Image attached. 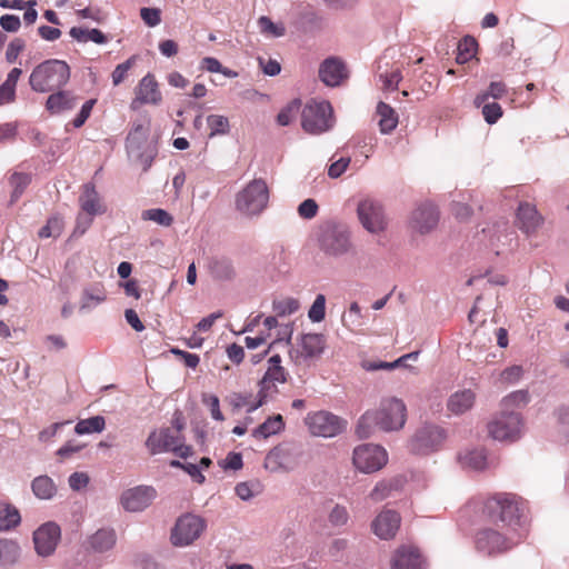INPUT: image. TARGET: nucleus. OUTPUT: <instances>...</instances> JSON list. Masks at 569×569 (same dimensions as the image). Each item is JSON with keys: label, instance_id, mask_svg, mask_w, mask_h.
I'll use <instances>...</instances> for the list:
<instances>
[{"label": "nucleus", "instance_id": "59", "mask_svg": "<svg viewBox=\"0 0 569 569\" xmlns=\"http://www.w3.org/2000/svg\"><path fill=\"white\" fill-rule=\"evenodd\" d=\"M134 60L136 57H131L114 68L111 74L113 86H119L126 79L128 71L134 63Z\"/></svg>", "mask_w": 569, "mask_h": 569}, {"label": "nucleus", "instance_id": "37", "mask_svg": "<svg viewBox=\"0 0 569 569\" xmlns=\"http://www.w3.org/2000/svg\"><path fill=\"white\" fill-rule=\"evenodd\" d=\"M20 521V512L13 505L0 502V531L13 529Z\"/></svg>", "mask_w": 569, "mask_h": 569}, {"label": "nucleus", "instance_id": "22", "mask_svg": "<svg viewBox=\"0 0 569 569\" xmlns=\"http://www.w3.org/2000/svg\"><path fill=\"white\" fill-rule=\"evenodd\" d=\"M162 100L159 91L158 82L151 73L146 74L136 88V98L132 106L137 102L140 104H159Z\"/></svg>", "mask_w": 569, "mask_h": 569}, {"label": "nucleus", "instance_id": "57", "mask_svg": "<svg viewBox=\"0 0 569 569\" xmlns=\"http://www.w3.org/2000/svg\"><path fill=\"white\" fill-rule=\"evenodd\" d=\"M482 107V116L488 124L496 123L502 117V108L498 102L487 101L481 104Z\"/></svg>", "mask_w": 569, "mask_h": 569}, {"label": "nucleus", "instance_id": "56", "mask_svg": "<svg viewBox=\"0 0 569 569\" xmlns=\"http://www.w3.org/2000/svg\"><path fill=\"white\" fill-rule=\"evenodd\" d=\"M328 520L333 527L346 526L349 520V512L345 506L336 505L329 512Z\"/></svg>", "mask_w": 569, "mask_h": 569}, {"label": "nucleus", "instance_id": "23", "mask_svg": "<svg viewBox=\"0 0 569 569\" xmlns=\"http://www.w3.org/2000/svg\"><path fill=\"white\" fill-rule=\"evenodd\" d=\"M79 206L82 212L91 217L103 214L107 211L106 204L91 182L83 186L82 193L79 197Z\"/></svg>", "mask_w": 569, "mask_h": 569}, {"label": "nucleus", "instance_id": "7", "mask_svg": "<svg viewBox=\"0 0 569 569\" xmlns=\"http://www.w3.org/2000/svg\"><path fill=\"white\" fill-rule=\"evenodd\" d=\"M127 152L147 171L157 154V148L149 141V127L136 123L127 137Z\"/></svg>", "mask_w": 569, "mask_h": 569}, {"label": "nucleus", "instance_id": "44", "mask_svg": "<svg viewBox=\"0 0 569 569\" xmlns=\"http://www.w3.org/2000/svg\"><path fill=\"white\" fill-rule=\"evenodd\" d=\"M378 78L382 82V89L386 91H395L398 89V84L402 79V74L399 68L392 69L391 71L382 70V67L378 66Z\"/></svg>", "mask_w": 569, "mask_h": 569}, {"label": "nucleus", "instance_id": "17", "mask_svg": "<svg viewBox=\"0 0 569 569\" xmlns=\"http://www.w3.org/2000/svg\"><path fill=\"white\" fill-rule=\"evenodd\" d=\"M61 537L60 527L54 522H46L33 532L36 552L41 557L52 555Z\"/></svg>", "mask_w": 569, "mask_h": 569}, {"label": "nucleus", "instance_id": "20", "mask_svg": "<svg viewBox=\"0 0 569 569\" xmlns=\"http://www.w3.org/2000/svg\"><path fill=\"white\" fill-rule=\"evenodd\" d=\"M347 77L346 64L337 57L325 59L319 67V78L328 87L339 86Z\"/></svg>", "mask_w": 569, "mask_h": 569}, {"label": "nucleus", "instance_id": "46", "mask_svg": "<svg viewBox=\"0 0 569 569\" xmlns=\"http://www.w3.org/2000/svg\"><path fill=\"white\" fill-rule=\"evenodd\" d=\"M300 308L298 299L288 297L272 301V310L277 317H286L296 313Z\"/></svg>", "mask_w": 569, "mask_h": 569}, {"label": "nucleus", "instance_id": "14", "mask_svg": "<svg viewBox=\"0 0 569 569\" xmlns=\"http://www.w3.org/2000/svg\"><path fill=\"white\" fill-rule=\"evenodd\" d=\"M357 214L362 227L372 234L381 233L387 228L382 204L377 200H361L357 207Z\"/></svg>", "mask_w": 569, "mask_h": 569}, {"label": "nucleus", "instance_id": "47", "mask_svg": "<svg viewBox=\"0 0 569 569\" xmlns=\"http://www.w3.org/2000/svg\"><path fill=\"white\" fill-rule=\"evenodd\" d=\"M227 400L234 411L246 408L248 413H252L254 410H251V407L254 406L257 397L253 398L251 392H233L228 397Z\"/></svg>", "mask_w": 569, "mask_h": 569}, {"label": "nucleus", "instance_id": "12", "mask_svg": "<svg viewBox=\"0 0 569 569\" xmlns=\"http://www.w3.org/2000/svg\"><path fill=\"white\" fill-rule=\"evenodd\" d=\"M206 520L193 513L180 516L171 531V542L176 547H186L197 540L206 529Z\"/></svg>", "mask_w": 569, "mask_h": 569}, {"label": "nucleus", "instance_id": "39", "mask_svg": "<svg viewBox=\"0 0 569 569\" xmlns=\"http://www.w3.org/2000/svg\"><path fill=\"white\" fill-rule=\"evenodd\" d=\"M278 385L274 381H268L263 378H261L258 382V393H257V401L254 406L251 407V410H257L264 403H267L269 400L273 399L276 395L279 392Z\"/></svg>", "mask_w": 569, "mask_h": 569}, {"label": "nucleus", "instance_id": "8", "mask_svg": "<svg viewBox=\"0 0 569 569\" xmlns=\"http://www.w3.org/2000/svg\"><path fill=\"white\" fill-rule=\"evenodd\" d=\"M320 249L330 257H342L352 250L350 231L338 223L326 224L319 237Z\"/></svg>", "mask_w": 569, "mask_h": 569}, {"label": "nucleus", "instance_id": "13", "mask_svg": "<svg viewBox=\"0 0 569 569\" xmlns=\"http://www.w3.org/2000/svg\"><path fill=\"white\" fill-rule=\"evenodd\" d=\"M447 438L443 428L435 425H425L419 428L410 441V450L417 455H428L438 450Z\"/></svg>", "mask_w": 569, "mask_h": 569}, {"label": "nucleus", "instance_id": "26", "mask_svg": "<svg viewBox=\"0 0 569 569\" xmlns=\"http://www.w3.org/2000/svg\"><path fill=\"white\" fill-rule=\"evenodd\" d=\"M78 99L70 91L62 89L53 91L46 101V109L52 113L58 114L69 111L77 106Z\"/></svg>", "mask_w": 569, "mask_h": 569}, {"label": "nucleus", "instance_id": "2", "mask_svg": "<svg viewBox=\"0 0 569 569\" xmlns=\"http://www.w3.org/2000/svg\"><path fill=\"white\" fill-rule=\"evenodd\" d=\"M69 64L59 59H49L38 64L29 77L34 92L47 93L62 89L70 80Z\"/></svg>", "mask_w": 569, "mask_h": 569}, {"label": "nucleus", "instance_id": "55", "mask_svg": "<svg viewBox=\"0 0 569 569\" xmlns=\"http://www.w3.org/2000/svg\"><path fill=\"white\" fill-rule=\"evenodd\" d=\"M201 401L210 410L211 418L217 421H223L224 417L220 410V401L216 395L202 393Z\"/></svg>", "mask_w": 569, "mask_h": 569}, {"label": "nucleus", "instance_id": "34", "mask_svg": "<svg viewBox=\"0 0 569 569\" xmlns=\"http://www.w3.org/2000/svg\"><path fill=\"white\" fill-rule=\"evenodd\" d=\"M377 114L380 117L379 129L382 134H388L396 129L398 114L389 104L379 102L377 106Z\"/></svg>", "mask_w": 569, "mask_h": 569}, {"label": "nucleus", "instance_id": "58", "mask_svg": "<svg viewBox=\"0 0 569 569\" xmlns=\"http://www.w3.org/2000/svg\"><path fill=\"white\" fill-rule=\"evenodd\" d=\"M395 489V486L391 481L382 480L379 481L375 488L370 492V498L373 501H382L383 499L388 498L391 493V491Z\"/></svg>", "mask_w": 569, "mask_h": 569}, {"label": "nucleus", "instance_id": "64", "mask_svg": "<svg viewBox=\"0 0 569 569\" xmlns=\"http://www.w3.org/2000/svg\"><path fill=\"white\" fill-rule=\"evenodd\" d=\"M318 204L313 199L303 200L298 207V213L305 219H312L317 216Z\"/></svg>", "mask_w": 569, "mask_h": 569}, {"label": "nucleus", "instance_id": "52", "mask_svg": "<svg viewBox=\"0 0 569 569\" xmlns=\"http://www.w3.org/2000/svg\"><path fill=\"white\" fill-rule=\"evenodd\" d=\"M63 230V220L62 218L54 216L51 217L47 223L39 230L40 238H57L61 234Z\"/></svg>", "mask_w": 569, "mask_h": 569}, {"label": "nucleus", "instance_id": "31", "mask_svg": "<svg viewBox=\"0 0 569 569\" xmlns=\"http://www.w3.org/2000/svg\"><path fill=\"white\" fill-rule=\"evenodd\" d=\"M211 276L220 281H228L234 278L236 270L230 259L226 257L212 258L209 262Z\"/></svg>", "mask_w": 569, "mask_h": 569}, {"label": "nucleus", "instance_id": "54", "mask_svg": "<svg viewBox=\"0 0 569 569\" xmlns=\"http://www.w3.org/2000/svg\"><path fill=\"white\" fill-rule=\"evenodd\" d=\"M143 220H150L157 222L160 226L169 227L173 219L172 217L163 209H148L142 212Z\"/></svg>", "mask_w": 569, "mask_h": 569}, {"label": "nucleus", "instance_id": "61", "mask_svg": "<svg viewBox=\"0 0 569 569\" xmlns=\"http://www.w3.org/2000/svg\"><path fill=\"white\" fill-rule=\"evenodd\" d=\"M219 465L224 470H239L242 468V456L239 452H229L227 457L219 461Z\"/></svg>", "mask_w": 569, "mask_h": 569}, {"label": "nucleus", "instance_id": "27", "mask_svg": "<svg viewBox=\"0 0 569 569\" xmlns=\"http://www.w3.org/2000/svg\"><path fill=\"white\" fill-rule=\"evenodd\" d=\"M117 542V535L112 528H101L88 537L87 546L90 550L103 553L111 550Z\"/></svg>", "mask_w": 569, "mask_h": 569}, {"label": "nucleus", "instance_id": "24", "mask_svg": "<svg viewBox=\"0 0 569 569\" xmlns=\"http://www.w3.org/2000/svg\"><path fill=\"white\" fill-rule=\"evenodd\" d=\"M517 224L526 234L535 233L542 224V217L535 206L523 202L517 210Z\"/></svg>", "mask_w": 569, "mask_h": 569}, {"label": "nucleus", "instance_id": "30", "mask_svg": "<svg viewBox=\"0 0 569 569\" xmlns=\"http://www.w3.org/2000/svg\"><path fill=\"white\" fill-rule=\"evenodd\" d=\"M475 400L476 393L470 389H463L449 397L447 408L455 415H462L472 408Z\"/></svg>", "mask_w": 569, "mask_h": 569}, {"label": "nucleus", "instance_id": "10", "mask_svg": "<svg viewBox=\"0 0 569 569\" xmlns=\"http://www.w3.org/2000/svg\"><path fill=\"white\" fill-rule=\"evenodd\" d=\"M305 425L315 437L333 438L347 428V421L326 411H311L305 418Z\"/></svg>", "mask_w": 569, "mask_h": 569}, {"label": "nucleus", "instance_id": "19", "mask_svg": "<svg viewBox=\"0 0 569 569\" xmlns=\"http://www.w3.org/2000/svg\"><path fill=\"white\" fill-rule=\"evenodd\" d=\"M400 522L401 518L397 511L385 509L373 519L371 528L377 537L388 540L396 536Z\"/></svg>", "mask_w": 569, "mask_h": 569}, {"label": "nucleus", "instance_id": "32", "mask_svg": "<svg viewBox=\"0 0 569 569\" xmlns=\"http://www.w3.org/2000/svg\"><path fill=\"white\" fill-rule=\"evenodd\" d=\"M31 490L40 500H51L57 495V486L47 475L36 477L31 481Z\"/></svg>", "mask_w": 569, "mask_h": 569}, {"label": "nucleus", "instance_id": "29", "mask_svg": "<svg viewBox=\"0 0 569 569\" xmlns=\"http://www.w3.org/2000/svg\"><path fill=\"white\" fill-rule=\"evenodd\" d=\"M298 345L301 348L300 357L311 359L323 352L326 338L322 333H305L301 335Z\"/></svg>", "mask_w": 569, "mask_h": 569}, {"label": "nucleus", "instance_id": "53", "mask_svg": "<svg viewBox=\"0 0 569 569\" xmlns=\"http://www.w3.org/2000/svg\"><path fill=\"white\" fill-rule=\"evenodd\" d=\"M326 317V297L322 293L317 295L313 303L308 311V318L311 322H320Z\"/></svg>", "mask_w": 569, "mask_h": 569}, {"label": "nucleus", "instance_id": "49", "mask_svg": "<svg viewBox=\"0 0 569 569\" xmlns=\"http://www.w3.org/2000/svg\"><path fill=\"white\" fill-rule=\"evenodd\" d=\"M207 124L210 129L209 137L224 136L230 131V123L227 117L221 114H210L207 117Z\"/></svg>", "mask_w": 569, "mask_h": 569}, {"label": "nucleus", "instance_id": "9", "mask_svg": "<svg viewBox=\"0 0 569 569\" xmlns=\"http://www.w3.org/2000/svg\"><path fill=\"white\" fill-rule=\"evenodd\" d=\"M523 420L518 411L499 413L488 423V432L495 440L513 442L521 438Z\"/></svg>", "mask_w": 569, "mask_h": 569}, {"label": "nucleus", "instance_id": "60", "mask_svg": "<svg viewBox=\"0 0 569 569\" xmlns=\"http://www.w3.org/2000/svg\"><path fill=\"white\" fill-rule=\"evenodd\" d=\"M140 17L148 27H156L161 22V11L158 8H141Z\"/></svg>", "mask_w": 569, "mask_h": 569}, {"label": "nucleus", "instance_id": "21", "mask_svg": "<svg viewBox=\"0 0 569 569\" xmlns=\"http://www.w3.org/2000/svg\"><path fill=\"white\" fill-rule=\"evenodd\" d=\"M178 438V432H173L170 428H162L159 431H152L148 436L146 447L152 456L172 451Z\"/></svg>", "mask_w": 569, "mask_h": 569}, {"label": "nucleus", "instance_id": "51", "mask_svg": "<svg viewBox=\"0 0 569 569\" xmlns=\"http://www.w3.org/2000/svg\"><path fill=\"white\" fill-rule=\"evenodd\" d=\"M361 319L362 313L360 306L357 302H352L348 312L342 315L341 321L347 329L352 331L362 325Z\"/></svg>", "mask_w": 569, "mask_h": 569}, {"label": "nucleus", "instance_id": "62", "mask_svg": "<svg viewBox=\"0 0 569 569\" xmlns=\"http://www.w3.org/2000/svg\"><path fill=\"white\" fill-rule=\"evenodd\" d=\"M96 102H97L96 99H90V100H87L82 104L79 113L77 114V117L72 121L74 128H80V127H82L84 124V122L90 117L92 108L96 104Z\"/></svg>", "mask_w": 569, "mask_h": 569}, {"label": "nucleus", "instance_id": "36", "mask_svg": "<svg viewBox=\"0 0 569 569\" xmlns=\"http://www.w3.org/2000/svg\"><path fill=\"white\" fill-rule=\"evenodd\" d=\"M284 428V421L281 415L269 417L264 422L258 426L252 436L254 438H269L270 436L279 433Z\"/></svg>", "mask_w": 569, "mask_h": 569}, {"label": "nucleus", "instance_id": "42", "mask_svg": "<svg viewBox=\"0 0 569 569\" xmlns=\"http://www.w3.org/2000/svg\"><path fill=\"white\" fill-rule=\"evenodd\" d=\"M19 557V547L11 541L0 540V569H9L17 562Z\"/></svg>", "mask_w": 569, "mask_h": 569}, {"label": "nucleus", "instance_id": "1", "mask_svg": "<svg viewBox=\"0 0 569 569\" xmlns=\"http://www.w3.org/2000/svg\"><path fill=\"white\" fill-rule=\"evenodd\" d=\"M486 509L492 520L503 529L517 531L522 537L529 533V523L525 515L526 502L510 492H498L488 498Z\"/></svg>", "mask_w": 569, "mask_h": 569}, {"label": "nucleus", "instance_id": "15", "mask_svg": "<svg viewBox=\"0 0 569 569\" xmlns=\"http://www.w3.org/2000/svg\"><path fill=\"white\" fill-rule=\"evenodd\" d=\"M379 416L378 426L383 431H395L401 429L406 423V406L402 400L392 398L385 400L380 409L372 410Z\"/></svg>", "mask_w": 569, "mask_h": 569}, {"label": "nucleus", "instance_id": "40", "mask_svg": "<svg viewBox=\"0 0 569 569\" xmlns=\"http://www.w3.org/2000/svg\"><path fill=\"white\" fill-rule=\"evenodd\" d=\"M507 93V86L502 81H491L488 89L478 93L473 100L477 108H480L489 98L501 99Z\"/></svg>", "mask_w": 569, "mask_h": 569}, {"label": "nucleus", "instance_id": "16", "mask_svg": "<svg viewBox=\"0 0 569 569\" xmlns=\"http://www.w3.org/2000/svg\"><path fill=\"white\" fill-rule=\"evenodd\" d=\"M157 498V490L152 486H136L122 492L120 501L128 512H141L146 510Z\"/></svg>", "mask_w": 569, "mask_h": 569}, {"label": "nucleus", "instance_id": "41", "mask_svg": "<svg viewBox=\"0 0 569 569\" xmlns=\"http://www.w3.org/2000/svg\"><path fill=\"white\" fill-rule=\"evenodd\" d=\"M379 416L373 413L372 410L365 412L359 419L356 428V433L361 439L371 437L376 428H379L378 420Z\"/></svg>", "mask_w": 569, "mask_h": 569}, {"label": "nucleus", "instance_id": "18", "mask_svg": "<svg viewBox=\"0 0 569 569\" xmlns=\"http://www.w3.org/2000/svg\"><path fill=\"white\" fill-rule=\"evenodd\" d=\"M439 222V211L430 202L419 204L411 213L409 224L420 234L430 233Z\"/></svg>", "mask_w": 569, "mask_h": 569}, {"label": "nucleus", "instance_id": "11", "mask_svg": "<svg viewBox=\"0 0 569 569\" xmlns=\"http://www.w3.org/2000/svg\"><path fill=\"white\" fill-rule=\"evenodd\" d=\"M388 462L386 449L375 443L359 445L353 449L352 463L362 473H373Z\"/></svg>", "mask_w": 569, "mask_h": 569}, {"label": "nucleus", "instance_id": "38", "mask_svg": "<svg viewBox=\"0 0 569 569\" xmlns=\"http://www.w3.org/2000/svg\"><path fill=\"white\" fill-rule=\"evenodd\" d=\"M70 36L78 42L92 41L97 44H104L108 41L106 34L99 29H83L81 27H73L70 29Z\"/></svg>", "mask_w": 569, "mask_h": 569}, {"label": "nucleus", "instance_id": "33", "mask_svg": "<svg viewBox=\"0 0 569 569\" xmlns=\"http://www.w3.org/2000/svg\"><path fill=\"white\" fill-rule=\"evenodd\" d=\"M459 461L465 469L482 471L487 468V456L482 449L468 450L459 456Z\"/></svg>", "mask_w": 569, "mask_h": 569}, {"label": "nucleus", "instance_id": "63", "mask_svg": "<svg viewBox=\"0 0 569 569\" xmlns=\"http://www.w3.org/2000/svg\"><path fill=\"white\" fill-rule=\"evenodd\" d=\"M523 376V368L518 365L506 368L501 372V380L507 383H517Z\"/></svg>", "mask_w": 569, "mask_h": 569}, {"label": "nucleus", "instance_id": "3", "mask_svg": "<svg viewBox=\"0 0 569 569\" xmlns=\"http://www.w3.org/2000/svg\"><path fill=\"white\" fill-rule=\"evenodd\" d=\"M526 538L519 532L503 529L496 523V527H488L479 530L475 538L476 549L485 556H498L513 549Z\"/></svg>", "mask_w": 569, "mask_h": 569}, {"label": "nucleus", "instance_id": "5", "mask_svg": "<svg viewBox=\"0 0 569 569\" xmlns=\"http://www.w3.org/2000/svg\"><path fill=\"white\" fill-rule=\"evenodd\" d=\"M333 109L328 101H311L302 109L301 127L310 134H321L335 126Z\"/></svg>", "mask_w": 569, "mask_h": 569}, {"label": "nucleus", "instance_id": "35", "mask_svg": "<svg viewBox=\"0 0 569 569\" xmlns=\"http://www.w3.org/2000/svg\"><path fill=\"white\" fill-rule=\"evenodd\" d=\"M530 400L529 392L525 389L512 391L502 398L500 402V412L517 411L518 409L525 408Z\"/></svg>", "mask_w": 569, "mask_h": 569}, {"label": "nucleus", "instance_id": "4", "mask_svg": "<svg viewBox=\"0 0 569 569\" xmlns=\"http://www.w3.org/2000/svg\"><path fill=\"white\" fill-rule=\"evenodd\" d=\"M303 455L302 445L283 442L267 453L264 468L273 473L293 471L301 465Z\"/></svg>", "mask_w": 569, "mask_h": 569}, {"label": "nucleus", "instance_id": "50", "mask_svg": "<svg viewBox=\"0 0 569 569\" xmlns=\"http://www.w3.org/2000/svg\"><path fill=\"white\" fill-rule=\"evenodd\" d=\"M31 182V176L23 172H14L10 178L12 186L11 202H16Z\"/></svg>", "mask_w": 569, "mask_h": 569}, {"label": "nucleus", "instance_id": "45", "mask_svg": "<svg viewBox=\"0 0 569 569\" xmlns=\"http://www.w3.org/2000/svg\"><path fill=\"white\" fill-rule=\"evenodd\" d=\"M259 30L262 34L271 38H281L286 34V27L283 23H274L269 17L261 16L258 21Z\"/></svg>", "mask_w": 569, "mask_h": 569}, {"label": "nucleus", "instance_id": "28", "mask_svg": "<svg viewBox=\"0 0 569 569\" xmlns=\"http://www.w3.org/2000/svg\"><path fill=\"white\" fill-rule=\"evenodd\" d=\"M107 299L104 286L96 282L83 288L79 310L82 312L91 311Z\"/></svg>", "mask_w": 569, "mask_h": 569}, {"label": "nucleus", "instance_id": "25", "mask_svg": "<svg viewBox=\"0 0 569 569\" xmlns=\"http://www.w3.org/2000/svg\"><path fill=\"white\" fill-rule=\"evenodd\" d=\"M421 563L422 560L417 548L401 546L393 553L391 569H421Z\"/></svg>", "mask_w": 569, "mask_h": 569}, {"label": "nucleus", "instance_id": "6", "mask_svg": "<svg viewBox=\"0 0 569 569\" xmlns=\"http://www.w3.org/2000/svg\"><path fill=\"white\" fill-rule=\"evenodd\" d=\"M269 190L264 180L253 179L236 197L237 210L248 217L260 214L268 204Z\"/></svg>", "mask_w": 569, "mask_h": 569}, {"label": "nucleus", "instance_id": "43", "mask_svg": "<svg viewBox=\"0 0 569 569\" xmlns=\"http://www.w3.org/2000/svg\"><path fill=\"white\" fill-rule=\"evenodd\" d=\"M106 427V420L102 416H94L88 419H82L77 422L74 432L77 435H89L93 432H101Z\"/></svg>", "mask_w": 569, "mask_h": 569}, {"label": "nucleus", "instance_id": "48", "mask_svg": "<svg viewBox=\"0 0 569 569\" xmlns=\"http://www.w3.org/2000/svg\"><path fill=\"white\" fill-rule=\"evenodd\" d=\"M477 41L472 37H466L458 44V53L456 57V61L459 64H465L470 61L477 51Z\"/></svg>", "mask_w": 569, "mask_h": 569}]
</instances>
